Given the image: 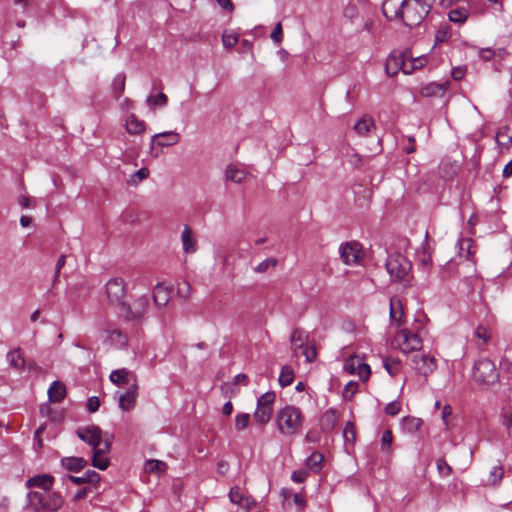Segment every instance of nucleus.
Segmentation results:
<instances>
[{
	"label": "nucleus",
	"mask_w": 512,
	"mask_h": 512,
	"mask_svg": "<svg viewBox=\"0 0 512 512\" xmlns=\"http://www.w3.org/2000/svg\"><path fill=\"white\" fill-rule=\"evenodd\" d=\"M275 420L279 433L284 437H291L301 432L305 417L299 407L285 405L277 411Z\"/></svg>",
	"instance_id": "1"
},
{
	"label": "nucleus",
	"mask_w": 512,
	"mask_h": 512,
	"mask_svg": "<svg viewBox=\"0 0 512 512\" xmlns=\"http://www.w3.org/2000/svg\"><path fill=\"white\" fill-rule=\"evenodd\" d=\"M64 503L63 497L53 490L31 491L27 507L33 512H55Z\"/></svg>",
	"instance_id": "2"
},
{
	"label": "nucleus",
	"mask_w": 512,
	"mask_h": 512,
	"mask_svg": "<svg viewBox=\"0 0 512 512\" xmlns=\"http://www.w3.org/2000/svg\"><path fill=\"white\" fill-rule=\"evenodd\" d=\"M434 0H405L402 20L408 27L418 26L430 12Z\"/></svg>",
	"instance_id": "3"
},
{
	"label": "nucleus",
	"mask_w": 512,
	"mask_h": 512,
	"mask_svg": "<svg viewBox=\"0 0 512 512\" xmlns=\"http://www.w3.org/2000/svg\"><path fill=\"white\" fill-rule=\"evenodd\" d=\"M474 380L482 385H493L499 379L495 364L488 358L479 359L473 367Z\"/></svg>",
	"instance_id": "4"
},
{
	"label": "nucleus",
	"mask_w": 512,
	"mask_h": 512,
	"mask_svg": "<svg viewBox=\"0 0 512 512\" xmlns=\"http://www.w3.org/2000/svg\"><path fill=\"white\" fill-rule=\"evenodd\" d=\"M77 436L91 446L92 450L98 447H103L104 442L109 439L110 445L112 444L113 436L109 433H103L101 428L96 425L80 427L77 429Z\"/></svg>",
	"instance_id": "5"
},
{
	"label": "nucleus",
	"mask_w": 512,
	"mask_h": 512,
	"mask_svg": "<svg viewBox=\"0 0 512 512\" xmlns=\"http://www.w3.org/2000/svg\"><path fill=\"white\" fill-rule=\"evenodd\" d=\"M107 300L120 308L126 303V285L122 278L116 277L110 279L105 285Z\"/></svg>",
	"instance_id": "6"
},
{
	"label": "nucleus",
	"mask_w": 512,
	"mask_h": 512,
	"mask_svg": "<svg viewBox=\"0 0 512 512\" xmlns=\"http://www.w3.org/2000/svg\"><path fill=\"white\" fill-rule=\"evenodd\" d=\"M386 269L391 278L402 280L411 269V263L401 254L391 255L386 261Z\"/></svg>",
	"instance_id": "7"
},
{
	"label": "nucleus",
	"mask_w": 512,
	"mask_h": 512,
	"mask_svg": "<svg viewBox=\"0 0 512 512\" xmlns=\"http://www.w3.org/2000/svg\"><path fill=\"white\" fill-rule=\"evenodd\" d=\"M148 307L149 298L146 295H142L136 298L132 305L125 303L121 308V312L128 320L140 321L143 319Z\"/></svg>",
	"instance_id": "8"
},
{
	"label": "nucleus",
	"mask_w": 512,
	"mask_h": 512,
	"mask_svg": "<svg viewBox=\"0 0 512 512\" xmlns=\"http://www.w3.org/2000/svg\"><path fill=\"white\" fill-rule=\"evenodd\" d=\"M395 342L403 353L418 351L422 347V340L416 333L402 329L395 336Z\"/></svg>",
	"instance_id": "9"
},
{
	"label": "nucleus",
	"mask_w": 512,
	"mask_h": 512,
	"mask_svg": "<svg viewBox=\"0 0 512 512\" xmlns=\"http://www.w3.org/2000/svg\"><path fill=\"white\" fill-rule=\"evenodd\" d=\"M343 370L350 375H358L360 380L367 381L371 375L370 366L357 355L348 357L343 364Z\"/></svg>",
	"instance_id": "10"
},
{
	"label": "nucleus",
	"mask_w": 512,
	"mask_h": 512,
	"mask_svg": "<svg viewBox=\"0 0 512 512\" xmlns=\"http://www.w3.org/2000/svg\"><path fill=\"white\" fill-rule=\"evenodd\" d=\"M342 261L346 265L357 264L362 257V248L358 242L343 243L339 247Z\"/></svg>",
	"instance_id": "11"
},
{
	"label": "nucleus",
	"mask_w": 512,
	"mask_h": 512,
	"mask_svg": "<svg viewBox=\"0 0 512 512\" xmlns=\"http://www.w3.org/2000/svg\"><path fill=\"white\" fill-rule=\"evenodd\" d=\"M411 360L415 370L424 377H428L437 369L436 359L429 354H416Z\"/></svg>",
	"instance_id": "12"
},
{
	"label": "nucleus",
	"mask_w": 512,
	"mask_h": 512,
	"mask_svg": "<svg viewBox=\"0 0 512 512\" xmlns=\"http://www.w3.org/2000/svg\"><path fill=\"white\" fill-rule=\"evenodd\" d=\"M138 383H134L131 387L123 392H116L119 408L124 412H129L136 406L138 396Z\"/></svg>",
	"instance_id": "13"
},
{
	"label": "nucleus",
	"mask_w": 512,
	"mask_h": 512,
	"mask_svg": "<svg viewBox=\"0 0 512 512\" xmlns=\"http://www.w3.org/2000/svg\"><path fill=\"white\" fill-rule=\"evenodd\" d=\"M109 379L119 387L125 385L131 387L134 383H138L136 374L127 368L113 370L109 375Z\"/></svg>",
	"instance_id": "14"
},
{
	"label": "nucleus",
	"mask_w": 512,
	"mask_h": 512,
	"mask_svg": "<svg viewBox=\"0 0 512 512\" xmlns=\"http://www.w3.org/2000/svg\"><path fill=\"white\" fill-rule=\"evenodd\" d=\"M105 342L117 348H125L128 344V336L119 328L109 325L105 330Z\"/></svg>",
	"instance_id": "15"
},
{
	"label": "nucleus",
	"mask_w": 512,
	"mask_h": 512,
	"mask_svg": "<svg viewBox=\"0 0 512 512\" xmlns=\"http://www.w3.org/2000/svg\"><path fill=\"white\" fill-rule=\"evenodd\" d=\"M408 51L392 52L386 59L385 72L388 76H395L402 71L404 58H407Z\"/></svg>",
	"instance_id": "16"
},
{
	"label": "nucleus",
	"mask_w": 512,
	"mask_h": 512,
	"mask_svg": "<svg viewBox=\"0 0 512 512\" xmlns=\"http://www.w3.org/2000/svg\"><path fill=\"white\" fill-rule=\"evenodd\" d=\"M180 141V134L176 131H165L155 134L151 139V149L176 145Z\"/></svg>",
	"instance_id": "17"
},
{
	"label": "nucleus",
	"mask_w": 512,
	"mask_h": 512,
	"mask_svg": "<svg viewBox=\"0 0 512 512\" xmlns=\"http://www.w3.org/2000/svg\"><path fill=\"white\" fill-rule=\"evenodd\" d=\"M405 0H384L382 12L388 20L402 19Z\"/></svg>",
	"instance_id": "18"
},
{
	"label": "nucleus",
	"mask_w": 512,
	"mask_h": 512,
	"mask_svg": "<svg viewBox=\"0 0 512 512\" xmlns=\"http://www.w3.org/2000/svg\"><path fill=\"white\" fill-rule=\"evenodd\" d=\"M111 450L109 439L104 442L103 447H98L93 451L92 465L100 470H105L109 466V458L107 454Z\"/></svg>",
	"instance_id": "19"
},
{
	"label": "nucleus",
	"mask_w": 512,
	"mask_h": 512,
	"mask_svg": "<svg viewBox=\"0 0 512 512\" xmlns=\"http://www.w3.org/2000/svg\"><path fill=\"white\" fill-rule=\"evenodd\" d=\"M439 175L445 180H451L460 171V165L456 160L444 158L439 164Z\"/></svg>",
	"instance_id": "20"
},
{
	"label": "nucleus",
	"mask_w": 512,
	"mask_h": 512,
	"mask_svg": "<svg viewBox=\"0 0 512 512\" xmlns=\"http://www.w3.org/2000/svg\"><path fill=\"white\" fill-rule=\"evenodd\" d=\"M172 288L162 283H158L153 290V300L156 306L163 307L170 301Z\"/></svg>",
	"instance_id": "21"
},
{
	"label": "nucleus",
	"mask_w": 512,
	"mask_h": 512,
	"mask_svg": "<svg viewBox=\"0 0 512 512\" xmlns=\"http://www.w3.org/2000/svg\"><path fill=\"white\" fill-rule=\"evenodd\" d=\"M54 482V477L48 474L36 475L27 480L26 486L28 488H39L40 491L52 490L51 487Z\"/></svg>",
	"instance_id": "22"
},
{
	"label": "nucleus",
	"mask_w": 512,
	"mask_h": 512,
	"mask_svg": "<svg viewBox=\"0 0 512 512\" xmlns=\"http://www.w3.org/2000/svg\"><path fill=\"white\" fill-rule=\"evenodd\" d=\"M309 339V335L306 331L300 328H296L291 335V349L296 354L298 350H302Z\"/></svg>",
	"instance_id": "23"
},
{
	"label": "nucleus",
	"mask_w": 512,
	"mask_h": 512,
	"mask_svg": "<svg viewBox=\"0 0 512 512\" xmlns=\"http://www.w3.org/2000/svg\"><path fill=\"white\" fill-rule=\"evenodd\" d=\"M145 122L130 114L125 122L126 131L131 135H139L145 131Z\"/></svg>",
	"instance_id": "24"
},
{
	"label": "nucleus",
	"mask_w": 512,
	"mask_h": 512,
	"mask_svg": "<svg viewBox=\"0 0 512 512\" xmlns=\"http://www.w3.org/2000/svg\"><path fill=\"white\" fill-rule=\"evenodd\" d=\"M247 177V172L243 169L238 168L234 164H229L225 170V178L228 181L240 184Z\"/></svg>",
	"instance_id": "25"
},
{
	"label": "nucleus",
	"mask_w": 512,
	"mask_h": 512,
	"mask_svg": "<svg viewBox=\"0 0 512 512\" xmlns=\"http://www.w3.org/2000/svg\"><path fill=\"white\" fill-rule=\"evenodd\" d=\"M48 397L51 402L59 403L66 395V387L60 381H54L48 389Z\"/></svg>",
	"instance_id": "26"
},
{
	"label": "nucleus",
	"mask_w": 512,
	"mask_h": 512,
	"mask_svg": "<svg viewBox=\"0 0 512 512\" xmlns=\"http://www.w3.org/2000/svg\"><path fill=\"white\" fill-rule=\"evenodd\" d=\"M181 241L185 253H194L196 251V240L192 235V230L185 225L181 234Z\"/></svg>",
	"instance_id": "27"
},
{
	"label": "nucleus",
	"mask_w": 512,
	"mask_h": 512,
	"mask_svg": "<svg viewBox=\"0 0 512 512\" xmlns=\"http://www.w3.org/2000/svg\"><path fill=\"white\" fill-rule=\"evenodd\" d=\"M68 479L77 485L84 483L97 484L100 481V475L93 470H88L83 476L77 477L69 475Z\"/></svg>",
	"instance_id": "28"
},
{
	"label": "nucleus",
	"mask_w": 512,
	"mask_h": 512,
	"mask_svg": "<svg viewBox=\"0 0 512 512\" xmlns=\"http://www.w3.org/2000/svg\"><path fill=\"white\" fill-rule=\"evenodd\" d=\"M372 129H375L374 120L371 117L363 116L355 125L354 130L360 136H366Z\"/></svg>",
	"instance_id": "29"
},
{
	"label": "nucleus",
	"mask_w": 512,
	"mask_h": 512,
	"mask_svg": "<svg viewBox=\"0 0 512 512\" xmlns=\"http://www.w3.org/2000/svg\"><path fill=\"white\" fill-rule=\"evenodd\" d=\"M61 463L64 468L71 472H78L86 465V461L82 457H64Z\"/></svg>",
	"instance_id": "30"
},
{
	"label": "nucleus",
	"mask_w": 512,
	"mask_h": 512,
	"mask_svg": "<svg viewBox=\"0 0 512 512\" xmlns=\"http://www.w3.org/2000/svg\"><path fill=\"white\" fill-rule=\"evenodd\" d=\"M272 414L273 408L257 405L253 418L258 424L265 425L271 420Z\"/></svg>",
	"instance_id": "31"
},
{
	"label": "nucleus",
	"mask_w": 512,
	"mask_h": 512,
	"mask_svg": "<svg viewBox=\"0 0 512 512\" xmlns=\"http://www.w3.org/2000/svg\"><path fill=\"white\" fill-rule=\"evenodd\" d=\"M446 89V84L429 83L421 89V94L425 97L443 96Z\"/></svg>",
	"instance_id": "32"
},
{
	"label": "nucleus",
	"mask_w": 512,
	"mask_h": 512,
	"mask_svg": "<svg viewBox=\"0 0 512 512\" xmlns=\"http://www.w3.org/2000/svg\"><path fill=\"white\" fill-rule=\"evenodd\" d=\"M7 360L10 365L17 370H22L25 367V360L20 348L10 351L7 354Z\"/></svg>",
	"instance_id": "33"
},
{
	"label": "nucleus",
	"mask_w": 512,
	"mask_h": 512,
	"mask_svg": "<svg viewBox=\"0 0 512 512\" xmlns=\"http://www.w3.org/2000/svg\"><path fill=\"white\" fill-rule=\"evenodd\" d=\"M496 142L502 149L508 150L512 145V134L508 128L500 129L496 134Z\"/></svg>",
	"instance_id": "34"
},
{
	"label": "nucleus",
	"mask_w": 512,
	"mask_h": 512,
	"mask_svg": "<svg viewBox=\"0 0 512 512\" xmlns=\"http://www.w3.org/2000/svg\"><path fill=\"white\" fill-rule=\"evenodd\" d=\"M403 316L404 311L401 301L399 299H390V318L397 321V323L400 325L402 323Z\"/></svg>",
	"instance_id": "35"
},
{
	"label": "nucleus",
	"mask_w": 512,
	"mask_h": 512,
	"mask_svg": "<svg viewBox=\"0 0 512 512\" xmlns=\"http://www.w3.org/2000/svg\"><path fill=\"white\" fill-rule=\"evenodd\" d=\"M504 476V469L502 465L494 466L488 476L487 485L497 487L500 485Z\"/></svg>",
	"instance_id": "36"
},
{
	"label": "nucleus",
	"mask_w": 512,
	"mask_h": 512,
	"mask_svg": "<svg viewBox=\"0 0 512 512\" xmlns=\"http://www.w3.org/2000/svg\"><path fill=\"white\" fill-rule=\"evenodd\" d=\"M469 16V12L465 7L455 8L449 11L448 17L451 22L462 24Z\"/></svg>",
	"instance_id": "37"
},
{
	"label": "nucleus",
	"mask_w": 512,
	"mask_h": 512,
	"mask_svg": "<svg viewBox=\"0 0 512 512\" xmlns=\"http://www.w3.org/2000/svg\"><path fill=\"white\" fill-rule=\"evenodd\" d=\"M324 456L319 452H313L306 460V466L313 472H319L322 468Z\"/></svg>",
	"instance_id": "38"
},
{
	"label": "nucleus",
	"mask_w": 512,
	"mask_h": 512,
	"mask_svg": "<svg viewBox=\"0 0 512 512\" xmlns=\"http://www.w3.org/2000/svg\"><path fill=\"white\" fill-rule=\"evenodd\" d=\"M146 103L150 108H155L156 106L165 107L168 103V97L163 92H160L156 97L149 95Z\"/></svg>",
	"instance_id": "39"
},
{
	"label": "nucleus",
	"mask_w": 512,
	"mask_h": 512,
	"mask_svg": "<svg viewBox=\"0 0 512 512\" xmlns=\"http://www.w3.org/2000/svg\"><path fill=\"white\" fill-rule=\"evenodd\" d=\"M126 77L124 74H118L115 76L112 82L113 92L116 98H119L125 89Z\"/></svg>",
	"instance_id": "40"
},
{
	"label": "nucleus",
	"mask_w": 512,
	"mask_h": 512,
	"mask_svg": "<svg viewBox=\"0 0 512 512\" xmlns=\"http://www.w3.org/2000/svg\"><path fill=\"white\" fill-rule=\"evenodd\" d=\"M293 379H294V372L293 370L290 368V367H283L281 369V373L279 375V384L282 386V387H286V386H289L292 382H293Z\"/></svg>",
	"instance_id": "41"
},
{
	"label": "nucleus",
	"mask_w": 512,
	"mask_h": 512,
	"mask_svg": "<svg viewBox=\"0 0 512 512\" xmlns=\"http://www.w3.org/2000/svg\"><path fill=\"white\" fill-rule=\"evenodd\" d=\"M422 420L416 417H405L403 419V426L409 433H414L420 429Z\"/></svg>",
	"instance_id": "42"
},
{
	"label": "nucleus",
	"mask_w": 512,
	"mask_h": 512,
	"mask_svg": "<svg viewBox=\"0 0 512 512\" xmlns=\"http://www.w3.org/2000/svg\"><path fill=\"white\" fill-rule=\"evenodd\" d=\"M277 259L274 257H269L260 262L257 266L254 267V271L256 273H265L271 268H275L277 266Z\"/></svg>",
	"instance_id": "43"
},
{
	"label": "nucleus",
	"mask_w": 512,
	"mask_h": 512,
	"mask_svg": "<svg viewBox=\"0 0 512 512\" xmlns=\"http://www.w3.org/2000/svg\"><path fill=\"white\" fill-rule=\"evenodd\" d=\"M166 467V463L160 460H148L145 463V470L149 473L164 472Z\"/></svg>",
	"instance_id": "44"
},
{
	"label": "nucleus",
	"mask_w": 512,
	"mask_h": 512,
	"mask_svg": "<svg viewBox=\"0 0 512 512\" xmlns=\"http://www.w3.org/2000/svg\"><path fill=\"white\" fill-rule=\"evenodd\" d=\"M322 423L326 429H333L337 423L336 412L334 410L326 411L323 415Z\"/></svg>",
	"instance_id": "45"
},
{
	"label": "nucleus",
	"mask_w": 512,
	"mask_h": 512,
	"mask_svg": "<svg viewBox=\"0 0 512 512\" xmlns=\"http://www.w3.org/2000/svg\"><path fill=\"white\" fill-rule=\"evenodd\" d=\"M276 395L274 392H266L257 399V405L273 408Z\"/></svg>",
	"instance_id": "46"
},
{
	"label": "nucleus",
	"mask_w": 512,
	"mask_h": 512,
	"mask_svg": "<svg viewBox=\"0 0 512 512\" xmlns=\"http://www.w3.org/2000/svg\"><path fill=\"white\" fill-rule=\"evenodd\" d=\"M343 438L346 443L353 444L356 439L355 426L352 422H347L343 430Z\"/></svg>",
	"instance_id": "47"
},
{
	"label": "nucleus",
	"mask_w": 512,
	"mask_h": 512,
	"mask_svg": "<svg viewBox=\"0 0 512 512\" xmlns=\"http://www.w3.org/2000/svg\"><path fill=\"white\" fill-rule=\"evenodd\" d=\"M401 362L398 359H386L384 361V368L391 375L395 376L400 371Z\"/></svg>",
	"instance_id": "48"
},
{
	"label": "nucleus",
	"mask_w": 512,
	"mask_h": 512,
	"mask_svg": "<svg viewBox=\"0 0 512 512\" xmlns=\"http://www.w3.org/2000/svg\"><path fill=\"white\" fill-rule=\"evenodd\" d=\"M149 176V170L148 168H141L137 172H135L131 178L129 179V184L136 186L138 185L142 180L148 178Z\"/></svg>",
	"instance_id": "49"
},
{
	"label": "nucleus",
	"mask_w": 512,
	"mask_h": 512,
	"mask_svg": "<svg viewBox=\"0 0 512 512\" xmlns=\"http://www.w3.org/2000/svg\"><path fill=\"white\" fill-rule=\"evenodd\" d=\"M250 415L247 413L237 414L235 417V428L238 431L245 429L248 426Z\"/></svg>",
	"instance_id": "50"
},
{
	"label": "nucleus",
	"mask_w": 512,
	"mask_h": 512,
	"mask_svg": "<svg viewBox=\"0 0 512 512\" xmlns=\"http://www.w3.org/2000/svg\"><path fill=\"white\" fill-rule=\"evenodd\" d=\"M229 499L233 504H242L244 495L238 486L232 487L229 491Z\"/></svg>",
	"instance_id": "51"
},
{
	"label": "nucleus",
	"mask_w": 512,
	"mask_h": 512,
	"mask_svg": "<svg viewBox=\"0 0 512 512\" xmlns=\"http://www.w3.org/2000/svg\"><path fill=\"white\" fill-rule=\"evenodd\" d=\"M436 464L437 470L441 476L447 477L452 473L451 466L446 462L444 458H439Z\"/></svg>",
	"instance_id": "52"
},
{
	"label": "nucleus",
	"mask_w": 512,
	"mask_h": 512,
	"mask_svg": "<svg viewBox=\"0 0 512 512\" xmlns=\"http://www.w3.org/2000/svg\"><path fill=\"white\" fill-rule=\"evenodd\" d=\"M347 161L354 168H359L364 164L363 157L354 150H351V153L348 154Z\"/></svg>",
	"instance_id": "53"
},
{
	"label": "nucleus",
	"mask_w": 512,
	"mask_h": 512,
	"mask_svg": "<svg viewBox=\"0 0 512 512\" xmlns=\"http://www.w3.org/2000/svg\"><path fill=\"white\" fill-rule=\"evenodd\" d=\"M178 296L184 300H188L190 298L191 294V287L190 284L186 281H183L178 285L177 288Z\"/></svg>",
	"instance_id": "54"
},
{
	"label": "nucleus",
	"mask_w": 512,
	"mask_h": 512,
	"mask_svg": "<svg viewBox=\"0 0 512 512\" xmlns=\"http://www.w3.org/2000/svg\"><path fill=\"white\" fill-rule=\"evenodd\" d=\"M222 42H223L224 47L232 48V47H234L237 44L238 36L236 34H233V33L225 32L222 35Z\"/></svg>",
	"instance_id": "55"
},
{
	"label": "nucleus",
	"mask_w": 512,
	"mask_h": 512,
	"mask_svg": "<svg viewBox=\"0 0 512 512\" xmlns=\"http://www.w3.org/2000/svg\"><path fill=\"white\" fill-rule=\"evenodd\" d=\"M271 39L274 41L275 44L280 45L283 40V30H282V24L279 22L275 25L273 28L271 35Z\"/></svg>",
	"instance_id": "56"
},
{
	"label": "nucleus",
	"mask_w": 512,
	"mask_h": 512,
	"mask_svg": "<svg viewBox=\"0 0 512 512\" xmlns=\"http://www.w3.org/2000/svg\"><path fill=\"white\" fill-rule=\"evenodd\" d=\"M393 440V435L390 430H386L382 434L381 449L382 451H389Z\"/></svg>",
	"instance_id": "57"
},
{
	"label": "nucleus",
	"mask_w": 512,
	"mask_h": 512,
	"mask_svg": "<svg viewBox=\"0 0 512 512\" xmlns=\"http://www.w3.org/2000/svg\"><path fill=\"white\" fill-rule=\"evenodd\" d=\"M301 353L305 356L307 362H313L317 358V351L314 346H305Z\"/></svg>",
	"instance_id": "58"
},
{
	"label": "nucleus",
	"mask_w": 512,
	"mask_h": 512,
	"mask_svg": "<svg viewBox=\"0 0 512 512\" xmlns=\"http://www.w3.org/2000/svg\"><path fill=\"white\" fill-rule=\"evenodd\" d=\"M400 409L401 404L398 401H392L386 405L385 412L390 416H395L400 412Z\"/></svg>",
	"instance_id": "59"
},
{
	"label": "nucleus",
	"mask_w": 512,
	"mask_h": 512,
	"mask_svg": "<svg viewBox=\"0 0 512 512\" xmlns=\"http://www.w3.org/2000/svg\"><path fill=\"white\" fill-rule=\"evenodd\" d=\"M358 389V383L349 381L344 387V397H352Z\"/></svg>",
	"instance_id": "60"
},
{
	"label": "nucleus",
	"mask_w": 512,
	"mask_h": 512,
	"mask_svg": "<svg viewBox=\"0 0 512 512\" xmlns=\"http://www.w3.org/2000/svg\"><path fill=\"white\" fill-rule=\"evenodd\" d=\"M308 477V472L305 471V470H297V471H294L291 475V479L294 481V482H297V483H302L306 480V478Z\"/></svg>",
	"instance_id": "61"
},
{
	"label": "nucleus",
	"mask_w": 512,
	"mask_h": 512,
	"mask_svg": "<svg viewBox=\"0 0 512 512\" xmlns=\"http://www.w3.org/2000/svg\"><path fill=\"white\" fill-rule=\"evenodd\" d=\"M100 406V400L96 396H92L88 399L87 408L91 413L98 411Z\"/></svg>",
	"instance_id": "62"
},
{
	"label": "nucleus",
	"mask_w": 512,
	"mask_h": 512,
	"mask_svg": "<svg viewBox=\"0 0 512 512\" xmlns=\"http://www.w3.org/2000/svg\"><path fill=\"white\" fill-rule=\"evenodd\" d=\"M466 74V68L462 66L455 67L451 70V76L454 80H461Z\"/></svg>",
	"instance_id": "63"
},
{
	"label": "nucleus",
	"mask_w": 512,
	"mask_h": 512,
	"mask_svg": "<svg viewBox=\"0 0 512 512\" xmlns=\"http://www.w3.org/2000/svg\"><path fill=\"white\" fill-rule=\"evenodd\" d=\"M256 505V501L251 496H244L242 504H239V507L243 508L246 511L251 510Z\"/></svg>",
	"instance_id": "64"
}]
</instances>
